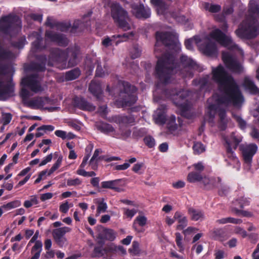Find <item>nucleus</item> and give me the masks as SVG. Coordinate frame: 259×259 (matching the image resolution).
I'll list each match as a JSON object with an SVG mask.
<instances>
[{"label": "nucleus", "instance_id": "1", "mask_svg": "<svg viewBox=\"0 0 259 259\" xmlns=\"http://www.w3.org/2000/svg\"><path fill=\"white\" fill-rule=\"evenodd\" d=\"M197 68V63L186 55H182L178 62L174 55L165 53L158 58L155 67L154 74L157 80L156 86L169 83L174 74L178 73L182 78H192L193 75L190 70Z\"/></svg>", "mask_w": 259, "mask_h": 259}, {"label": "nucleus", "instance_id": "2", "mask_svg": "<svg viewBox=\"0 0 259 259\" xmlns=\"http://www.w3.org/2000/svg\"><path fill=\"white\" fill-rule=\"evenodd\" d=\"M212 79L218 83L222 89V94L218 96L216 102L221 104L233 105L236 107L241 106L244 102V97L234 78L228 75L222 65L212 68Z\"/></svg>", "mask_w": 259, "mask_h": 259}, {"label": "nucleus", "instance_id": "3", "mask_svg": "<svg viewBox=\"0 0 259 259\" xmlns=\"http://www.w3.org/2000/svg\"><path fill=\"white\" fill-rule=\"evenodd\" d=\"M248 16L235 30L236 35L242 39H250L259 34V1L250 0Z\"/></svg>", "mask_w": 259, "mask_h": 259}, {"label": "nucleus", "instance_id": "4", "mask_svg": "<svg viewBox=\"0 0 259 259\" xmlns=\"http://www.w3.org/2000/svg\"><path fill=\"white\" fill-rule=\"evenodd\" d=\"M163 93L166 98L172 100L174 104L180 109L182 116L190 118L189 106L186 99L189 95V92L183 89L168 88L165 89Z\"/></svg>", "mask_w": 259, "mask_h": 259}, {"label": "nucleus", "instance_id": "5", "mask_svg": "<svg viewBox=\"0 0 259 259\" xmlns=\"http://www.w3.org/2000/svg\"><path fill=\"white\" fill-rule=\"evenodd\" d=\"M22 28L21 20L16 15L9 14L0 18V32L8 35L18 33Z\"/></svg>", "mask_w": 259, "mask_h": 259}, {"label": "nucleus", "instance_id": "6", "mask_svg": "<svg viewBox=\"0 0 259 259\" xmlns=\"http://www.w3.org/2000/svg\"><path fill=\"white\" fill-rule=\"evenodd\" d=\"M110 8L111 16L118 27L124 31L130 30L131 26L128 22L129 17L127 11L117 2L112 3Z\"/></svg>", "mask_w": 259, "mask_h": 259}, {"label": "nucleus", "instance_id": "7", "mask_svg": "<svg viewBox=\"0 0 259 259\" xmlns=\"http://www.w3.org/2000/svg\"><path fill=\"white\" fill-rule=\"evenodd\" d=\"M123 89L119 93L118 103L122 107H131L137 100V89L127 81H122Z\"/></svg>", "mask_w": 259, "mask_h": 259}, {"label": "nucleus", "instance_id": "8", "mask_svg": "<svg viewBox=\"0 0 259 259\" xmlns=\"http://www.w3.org/2000/svg\"><path fill=\"white\" fill-rule=\"evenodd\" d=\"M156 42L155 45V51L158 50V47L161 44L167 48L174 49L177 46L176 36L168 31H157L155 34Z\"/></svg>", "mask_w": 259, "mask_h": 259}, {"label": "nucleus", "instance_id": "9", "mask_svg": "<svg viewBox=\"0 0 259 259\" xmlns=\"http://www.w3.org/2000/svg\"><path fill=\"white\" fill-rule=\"evenodd\" d=\"M67 60V54L65 50L59 48H53L50 51L48 57V65L53 66L54 65L61 64L62 69L66 68Z\"/></svg>", "mask_w": 259, "mask_h": 259}, {"label": "nucleus", "instance_id": "10", "mask_svg": "<svg viewBox=\"0 0 259 259\" xmlns=\"http://www.w3.org/2000/svg\"><path fill=\"white\" fill-rule=\"evenodd\" d=\"M222 60L226 67L231 71L241 73L243 68L238 59L228 52L222 53Z\"/></svg>", "mask_w": 259, "mask_h": 259}, {"label": "nucleus", "instance_id": "11", "mask_svg": "<svg viewBox=\"0 0 259 259\" xmlns=\"http://www.w3.org/2000/svg\"><path fill=\"white\" fill-rule=\"evenodd\" d=\"M221 182L222 179L220 177L211 179L205 178L203 180L205 189L209 190L214 187L218 188L219 189V195L221 196H224L228 194L229 188L226 186L223 185Z\"/></svg>", "mask_w": 259, "mask_h": 259}, {"label": "nucleus", "instance_id": "12", "mask_svg": "<svg viewBox=\"0 0 259 259\" xmlns=\"http://www.w3.org/2000/svg\"><path fill=\"white\" fill-rule=\"evenodd\" d=\"M239 149L241 151L243 159L245 163L251 165L253 156L256 153L257 146L255 144L248 145L241 144L239 146Z\"/></svg>", "mask_w": 259, "mask_h": 259}, {"label": "nucleus", "instance_id": "13", "mask_svg": "<svg viewBox=\"0 0 259 259\" xmlns=\"http://www.w3.org/2000/svg\"><path fill=\"white\" fill-rule=\"evenodd\" d=\"M15 84L12 78L8 81L6 84L2 80H0V101H6L15 96Z\"/></svg>", "mask_w": 259, "mask_h": 259}, {"label": "nucleus", "instance_id": "14", "mask_svg": "<svg viewBox=\"0 0 259 259\" xmlns=\"http://www.w3.org/2000/svg\"><path fill=\"white\" fill-rule=\"evenodd\" d=\"M38 75L32 74L23 77L21 81V85L28 88L31 91L37 93L41 90V87L37 81Z\"/></svg>", "mask_w": 259, "mask_h": 259}, {"label": "nucleus", "instance_id": "15", "mask_svg": "<svg viewBox=\"0 0 259 259\" xmlns=\"http://www.w3.org/2000/svg\"><path fill=\"white\" fill-rule=\"evenodd\" d=\"M45 37L51 41L55 42L61 47H66L68 45L67 38L62 33L47 30L45 32Z\"/></svg>", "mask_w": 259, "mask_h": 259}, {"label": "nucleus", "instance_id": "16", "mask_svg": "<svg viewBox=\"0 0 259 259\" xmlns=\"http://www.w3.org/2000/svg\"><path fill=\"white\" fill-rule=\"evenodd\" d=\"M131 8L132 14L138 19H145L150 16V9L149 8L145 7L142 4H132Z\"/></svg>", "mask_w": 259, "mask_h": 259}, {"label": "nucleus", "instance_id": "17", "mask_svg": "<svg viewBox=\"0 0 259 259\" xmlns=\"http://www.w3.org/2000/svg\"><path fill=\"white\" fill-rule=\"evenodd\" d=\"M65 52L67 54V59L69 58L68 66L72 67L76 66L79 62L78 56L80 54L79 47L77 46L68 47Z\"/></svg>", "mask_w": 259, "mask_h": 259}, {"label": "nucleus", "instance_id": "18", "mask_svg": "<svg viewBox=\"0 0 259 259\" xmlns=\"http://www.w3.org/2000/svg\"><path fill=\"white\" fill-rule=\"evenodd\" d=\"M94 252L99 256L111 257L117 254L116 246L111 245L106 246L104 248L102 246H96L94 248Z\"/></svg>", "mask_w": 259, "mask_h": 259}, {"label": "nucleus", "instance_id": "19", "mask_svg": "<svg viewBox=\"0 0 259 259\" xmlns=\"http://www.w3.org/2000/svg\"><path fill=\"white\" fill-rule=\"evenodd\" d=\"M211 38L224 46H228L232 43V39L219 29L213 30L209 34Z\"/></svg>", "mask_w": 259, "mask_h": 259}, {"label": "nucleus", "instance_id": "20", "mask_svg": "<svg viewBox=\"0 0 259 259\" xmlns=\"http://www.w3.org/2000/svg\"><path fill=\"white\" fill-rule=\"evenodd\" d=\"M210 233L212 238L214 240L220 241H224L230 237L228 226H226L224 228H214L211 231Z\"/></svg>", "mask_w": 259, "mask_h": 259}, {"label": "nucleus", "instance_id": "21", "mask_svg": "<svg viewBox=\"0 0 259 259\" xmlns=\"http://www.w3.org/2000/svg\"><path fill=\"white\" fill-rule=\"evenodd\" d=\"M73 102L74 107L82 110L93 111L96 109V107L94 105L81 97H74Z\"/></svg>", "mask_w": 259, "mask_h": 259}, {"label": "nucleus", "instance_id": "22", "mask_svg": "<svg viewBox=\"0 0 259 259\" xmlns=\"http://www.w3.org/2000/svg\"><path fill=\"white\" fill-rule=\"evenodd\" d=\"M242 86L244 90L250 94L259 95V88L250 77L246 76L244 77Z\"/></svg>", "mask_w": 259, "mask_h": 259}, {"label": "nucleus", "instance_id": "23", "mask_svg": "<svg viewBox=\"0 0 259 259\" xmlns=\"http://www.w3.org/2000/svg\"><path fill=\"white\" fill-rule=\"evenodd\" d=\"M215 102L217 104L209 103V100L207 101V106L206 107L205 116L208 118L209 122H213L216 113H218L219 114L220 110L224 109L220 106L221 105V104L218 103L216 101ZM224 105H225V104ZM225 106L226 105H225Z\"/></svg>", "mask_w": 259, "mask_h": 259}, {"label": "nucleus", "instance_id": "24", "mask_svg": "<svg viewBox=\"0 0 259 259\" xmlns=\"http://www.w3.org/2000/svg\"><path fill=\"white\" fill-rule=\"evenodd\" d=\"M32 36L35 38V40L31 44V51L33 53L46 49V46L43 45V38L40 32L33 31L32 33Z\"/></svg>", "mask_w": 259, "mask_h": 259}, {"label": "nucleus", "instance_id": "25", "mask_svg": "<svg viewBox=\"0 0 259 259\" xmlns=\"http://www.w3.org/2000/svg\"><path fill=\"white\" fill-rule=\"evenodd\" d=\"M81 22V20H76L74 21L73 25L71 27L70 23L57 22H56L55 27H56L58 30L63 32H66L71 27V31L72 32H74L79 27V25Z\"/></svg>", "mask_w": 259, "mask_h": 259}, {"label": "nucleus", "instance_id": "26", "mask_svg": "<svg viewBox=\"0 0 259 259\" xmlns=\"http://www.w3.org/2000/svg\"><path fill=\"white\" fill-rule=\"evenodd\" d=\"M122 179H119L114 180L103 181L101 183V188L109 189L117 192H120L122 191V189L120 187L121 186L120 183L122 182Z\"/></svg>", "mask_w": 259, "mask_h": 259}, {"label": "nucleus", "instance_id": "27", "mask_svg": "<svg viewBox=\"0 0 259 259\" xmlns=\"http://www.w3.org/2000/svg\"><path fill=\"white\" fill-rule=\"evenodd\" d=\"M226 158L225 159V161L227 162V165L228 166H232L234 165L235 163H237L239 162L238 159L235 156V153L232 151L231 148V144L229 142L228 140H226Z\"/></svg>", "mask_w": 259, "mask_h": 259}, {"label": "nucleus", "instance_id": "28", "mask_svg": "<svg viewBox=\"0 0 259 259\" xmlns=\"http://www.w3.org/2000/svg\"><path fill=\"white\" fill-rule=\"evenodd\" d=\"M89 91L96 97L98 100L102 99L103 90L100 82L92 80L89 87Z\"/></svg>", "mask_w": 259, "mask_h": 259}, {"label": "nucleus", "instance_id": "29", "mask_svg": "<svg viewBox=\"0 0 259 259\" xmlns=\"http://www.w3.org/2000/svg\"><path fill=\"white\" fill-rule=\"evenodd\" d=\"M134 33L132 31L127 33H124L122 34H115L111 36L110 38L113 44L115 46L118 45L120 43L126 41L130 37H133Z\"/></svg>", "mask_w": 259, "mask_h": 259}, {"label": "nucleus", "instance_id": "30", "mask_svg": "<svg viewBox=\"0 0 259 259\" xmlns=\"http://www.w3.org/2000/svg\"><path fill=\"white\" fill-rule=\"evenodd\" d=\"M203 53L207 56H215L217 54V48L215 44L211 41L205 42L202 48Z\"/></svg>", "mask_w": 259, "mask_h": 259}, {"label": "nucleus", "instance_id": "31", "mask_svg": "<svg viewBox=\"0 0 259 259\" xmlns=\"http://www.w3.org/2000/svg\"><path fill=\"white\" fill-rule=\"evenodd\" d=\"M114 122L119 124H129L134 123L135 118L133 115H116L113 117Z\"/></svg>", "mask_w": 259, "mask_h": 259}, {"label": "nucleus", "instance_id": "32", "mask_svg": "<svg viewBox=\"0 0 259 259\" xmlns=\"http://www.w3.org/2000/svg\"><path fill=\"white\" fill-rule=\"evenodd\" d=\"M188 213L189 214L191 220L193 221H202L205 217L203 210L192 207L188 208Z\"/></svg>", "mask_w": 259, "mask_h": 259}, {"label": "nucleus", "instance_id": "33", "mask_svg": "<svg viewBox=\"0 0 259 259\" xmlns=\"http://www.w3.org/2000/svg\"><path fill=\"white\" fill-rule=\"evenodd\" d=\"M219 120L218 127L221 131H225L227 127L228 120L227 118V111L225 109H221L219 113Z\"/></svg>", "mask_w": 259, "mask_h": 259}, {"label": "nucleus", "instance_id": "34", "mask_svg": "<svg viewBox=\"0 0 259 259\" xmlns=\"http://www.w3.org/2000/svg\"><path fill=\"white\" fill-rule=\"evenodd\" d=\"M174 218L178 220L179 225L177 226V229L182 230L187 225V219L186 217L183 216L180 211H176L174 214Z\"/></svg>", "mask_w": 259, "mask_h": 259}, {"label": "nucleus", "instance_id": "35", "mask_svg": "<svg viewBox=\"0 0 259 259\" xmlns=\"http://www.w3.org/2000/svg\"><path fill=\"white\" fill-rule=\"evenodd\" d=\"M42 244L41 241L38 240L32 247L31 253L33 254L30 259H39L40 253L42 251Z\"/></svg>", "mask_w": 259, "mask_h": 259}, {"label": "nucleus", "instance_id": "36", "mask_svg": "<svg viewBox=\"0 0 259 259\" xmlns=\"http://www.w3.org/2000/svg\"><path fill=\"white\" fill-rule=\"evenodd\" d=\"M44 101L41 97L28 101L24 104L27 107L31 109H38L44 106Z\"/></svg>", "mask_w": 259, "mask_h": 259}, {"label": "nucleus", "instance_id": "37", "mask_svg": "<svg viewBox=\"0 0 259 259\" xmlns=\"http://www.w3.org/2000/svg\"><path fill=\"white\" fill-rule=\"evenodd\" d=\"M81 74V71L78 67L75 68L65 73V79L67 81H71L77 79Z\"/></svg>", "mask_w": 259, "mask_h": 259}, {"label": "nucleus", "instance_id": "38", "mask_svg": "<svg viewBox=\"0 0 259 259\" xmlns=\"http://www.w3.org/2000/svg\"><path fill=\"white\" fill-rule=\"evenodd\" d=\"M147 218L144 215H138L135 220L133 227L138 232H142L143 231L138 228L137 224H138L139 226L143 227L147 223Z\"/></svg>", "mask_w": 259, "mask_h": 259}, {"label": "nucleus", "instance_id": "39", "mask_svg": "<svg viewBox=\"0 0 259 259\" xmlns=\"http://www.w3.org/2000/svg\"><path fill=\"white\" fill-rule=\"evenodd\" d=\"M71 230V228L68 227L56 228L53 230L52 236L53 238L63 237L66 233L70 232Z\"/></svg>", "mask_w": 259, "mask_h": 259}, {"label": "nucleus", "instance_id": "40", "mask_svg": "<svg viewBox=\"0 0 259 259\" xmlns=\"http://www.w3.org/2000/svg\"><path fill=\"white\" fill-rule=\"evenodd\" d=\"M101 239H106L107 240L113 241L115 238V235L114 231L110 229H104L103 234L99 235Z\"/></svg>", "mask_w": 259, "mask_h": 259}, {"label": "nucleus", "instance_id": "41", "mask_svg": "<svg viewBox=\"0 0 259 259\" xmlns=\"http://www.w3.org/2000/svg\"><path fill=\"white\" fill-rule=\"evenodd\" d=\"M96 203L97 204V214L99 215L102 212H105L107 209V204L105 202L104 198L96 199Z\"/></svg>", "mask_w": 259, "mask_h": 259}, {"label": "nucleus", "instance_id": "42", "mask_svg": "<svg viewBox=\"0 0 259 259\" xmlns=\"http://www.w3.org/2000/svg\"><path fill=\"white\" fill-rule=\"evenodd\" d=\"M203 179L202 175L198 172L192 171L188 175L187 180L190 183L200 182Z\"/></svg>", "mask_w": 259, "mask_h": 259}, {"label": "nucleus", "instance_id": "43", "mask_svg": "<svg viewBox=\"0 0 259 259\" xmlns=\"http://www.w3.org/2000/svg\"><path fill=\"white\" fill-rule=\"evenodd\" d=\"M97 128L101 132L106 134L115 132V129L113 126L107 123H101L98 125Z\"/></svg>", "mask_w": 259, "mask_h": 259}, {"label": "nucleus", "instance_id": "44", "mask_svg": "<svg viewBox=\"0 0 259 259\" xmlns=\"http://www.w3.org/2000/svg\"><path fill=\"white\" fill-rule=\"evenodd\" d=\"M21 201L18 200H14L2 205L1 207L5 211H8L12 209L18 207L21 205Z\"/></svg>", "mask_w": 259, "mask_h": 259}, {"label": "nucleus", "instance_id": "45", "mask_svg": "<svg viewBox=\"0 0 259 259\" xmlns=\"http://www.w3.org/2000/svg\"><path fill=\"white\" fill-rule=\"evenodd\" d=\"M147 133V131L145 128H134L132 134V137L134 139L138 140L139 139L145 136Z\"/></svg>", "mask_w": 259, "mask_h": 259}, {"label": "nucleus", "instance_id": "46", "mask_svg": "<svg viewBox=\"0 0 259 259\" xmlns=\"http://www.w3.org/2000/svg\"><path fill=\"white\" fill-rule=\"evenodd\" d=\"M204 8L209 12L215 13L220 12L221 10V7L217 4H210L208 3H205L204 4Z\"/></svg>", "mask_w": 259, "mask_h": 259}, {"label": "nucleus", "instance_id": "47", "mask_svg": "<svg viewBox=\"0 0 259 259\" xmlns=\"http://www.w3.org/2000/svg\"><path fill=\"white\" fill-rule=\"evenodd\" d=\"M26 42V39L25 36L20 37L16 41H13L11 42V45L16 48L21 49L23 48Z\"/></svg>", "mask_w": 259, "mask_h": 259}, {"label": "nucleus", "instance_id": "48", "mask_svg": "<svg viewBox=\"0 0 259 259\" xmlns=\"http://www.w3.org/2000/svg\"><path fill=\"white\" fill-rule=\"evenodd\" d=\"M232 117L236 120L238 123V126L241 130H244L246 127V122L242 119L240 115L235 114L234 113H232Z\"/></svg>", "mask_w": 259, "mask_h": 259}, {"label": "nucleus", "instance_id": "49", "mask_svg": "<svg viewBox=\"0 0 259 259\" xmlns=\"http://www.w3.org/2000/svg\"><path fill=\"white\" fill-rule=\"evenodd\" d=\"M29 68L32 71L43 72L46 70V66H44V64L38 62H32L29 65Z\"/></svg>", "mask_w": 259, "mask_h": 259}, {"label": "nucleus", "instance_id": "50", "mask_svg": "<svg viewBox=\"0 0 259 259\" xmlns=\"http://www.w3.org/2000/svg\"><path fill=\"white\" fill-rule=\"evenodd\" d=\"M26 87L22 86L20 92V96L22 99L23 104H26V102L28 101V99L30 96L29 91L26 89Z\"/></svg>", "mask_w": 259, "mask_h": 259}, {"label": "nucleus", "instance_id": "51", "mask_svg": "<svg viewBox=\"0 0 259 259\" xmlns=\"http://www.w3.org/2000/svg\"><path fill=\"white\" fill-rule=\"evenodd\" d=\"M166 118L165 112L163 110L158 112L155 119L156 123L163 125L166 122Z\"/></svg>", "mask_w": 259, "mask_h": 259}, {"label": "nucleus", "instance_id": "52", "mask_svg": "<svg viewBox=\"0 0 259 259\" xmlns=\"http://www.w3.org/2000/svg\"><path fill=\"white\" fill-rule=\"evenodd\" d=\"M130 53L132 58L135 59L138 58L141 56V50L138 45H135L133 46Z\"/></svg>", "mask_w": 259, "mask_h": 259}, {"label": "nucleus", "instance_id": "53", "mask_svg": "<svg viewBox=\"0 0 259 259\" xmlns=\"http://www.w3.org/2000/svg\"><path fill=\"white\" fill-rule=\"evenodd\" d=\"M63 157L62 156H60L56 162L53 165L52 167L49 169L48 172V175L50 176L55 170H56L61 165Z\"/></svg>", "mask_w": 259, "mask_h": 259}, {"label": "nucleus", "instance_id": "54", "mask_svg": "<svg viewBox=\"0 0 259 259\" xmlns=\"http://www.w3.org/2000/svg\"><path fill=\"white\" fill-rule=\"evenodd\" d=\"M193 149L195 154H199L205 151L203 145L200 142L195 143L193 146Z\"/></svg>", "mask_w": 259, "mask_h": 259}, {"label": "nucleus", "instance_id": "55", "mask_svg": "<svg viewBox=\"0 0 259 259\" xmlns=\"http://www.w3.org/2000/svg\"><path fill=\"white\" fill-rule=\"evenodd\" d=\"M144 142L145 145L149 148H152L155 146V141L154 139L151 136L145 137Z\"/></svg>", "mask_w": 259, "mask_h": 259}, {"label": "nucleus", "instance_id": "56", "mask_svg": "<svg viewBox=\"0 0 259 259\" xmlns=\"http://www.w3.org/2000/svg\"><path fill=\"white\" fill-rule=\"evenodd\" d=\"M12 115L10 113H4L2 115V121L3 125L8 124L11 121Z\"/></svg>", "mask_w": 259, "mask_h": 259}, {"label": "nucleus", "instance_id": "57", "mask_svg": "<svg viewBox=\"0 0 259 259\" xmlns=\"http://www.w3.org/2000/svg\"><path fill=\"white\" fill-rule=\"evenodd\" d=\"M76 173L77 175L83 177H92L96 176V172L94 171H86L85 170L82 169H77L76 171Z\"/></svg>", "mask_w": 259, "mask_h": 259}, {"label": "nucleus", "instance_id": "58", "mask_svg": "<svg viewBox=\"0 0 259 259\" xmlns=\"http://www.w3.org/2000/svg\"><path fill=\"white\" fill-rule=\"evenodd\" d=\"M130 253L137 255L139 253V244L137 241L133 242L132 248L128 249Z\"/></svg>", "mask_w": 259, "mask_h": 259}, {"label": "nucleus", "instance_id": "59", "mask_svg": "<svg viewBox=\"0 0 259 259\" xmlns=\"http://www.w3.org/2000/svg\"><path fill=\"white\" fill-rule=\"evenodd\" d=\"M123 214L127 218L132 219L137 212L135 209H130L128 208H124Z\"/></svg>", "mask_w": 259, "mask_h": 259}, {"label": "nucleus", "instance_id": "60", "mask_svg": "<svg viewBox=\"0 0 259 259\" xmlns=\"http://www.w3.org/2000/svg\"><path fill=\"white\" fill-rule=\"evenodd\" d=\"M36 59L38 63H40L41 64H44V66H46L47 63H48V59L47 57L45 55H40L36 56Z\"/></svg>", "mask_w": 259, "mask_h": 259}, {"label": "nucleus", "instance_id": "61", "mask_svg": "<svg viewBox=\"0 0 259 259\" xmlns=\"http://www.w3.org/2000/svg\"><path fill=\"white\" fill-rule=\"evenodd\" d=\"M144 166V163L142 162L135 164L132 168V170L137 174H142V172L140 171L141 168Z\"/></svg>", "mask_w": 259, "mask_h": 259}, {"label": "nucleus", "instance_id": "62", "mask_svg": "<svg viewBox=\"0 0 259 259\" xmlns=\"http://www.w3.org/2000/svg\"><path fill=\"white\" fill-rule=\"evenodd\" d=\"M81 181L79 178H76L74 179H70L67 180V185L68 186H76L81 184Z\"/></svg>", "mask_w": 259, "mask_h": 259}, {"label": "nucleus", "instance_id": "63", "mask_svg": "<svg viewBox=\"0 0 259 259\" xmlns=\"http://www.w3.org/2000/svg\"><path fill=\"white\" fill-rule=\"evenodd\" d=\"M55 127L52 125H43L37 128V131H49L52 132L54 131Z\"/></svg>", "mask_w": 259, "mask_h": 259}, {"label": "nucleus", "instance_id": "64", "mask_svg": "<svg viewBox=\"0 0 259 259\" xmlns=\"http://www.w3.org/2000/svg\"><path fill=\"white\" fill-rule=\"evenodd\" d=\"M107 73L103 70L101 66L98 65L96 70V76L98 77H103Z\"/></svg>", "mask_w": 259, "mask_h": 259}]
</instances>
